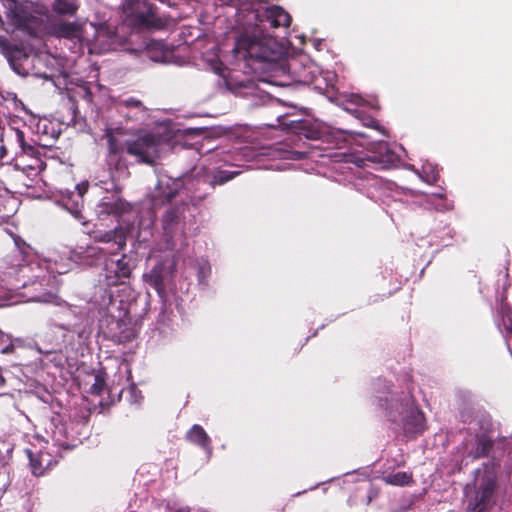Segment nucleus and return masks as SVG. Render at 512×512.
Returning a JSON list of instances; mask_svg holds the SVG:
<instances>
[{
  "label": "nucleus",
  "instance_id": "39",
  "mask_svg": "<svg viewBox=\"0 0 512 512\" xmlns=\"http://www.w3.org/2000/svg\"><path fill=\"white\" fill-rule=\"evenodd\" d=\"M29 300L32 301H47V298L45 295H31L29 296Z\"/></svg>",
  "mask_w": 512,
  "mask_h": 512
},
{
  "label": "nucleus",
  "instance_id": "38",
  "mask_svg": "<svg viewBox=\"0 0 512 512\" xmlns=\"http://www.w3.org/2000/svg\"><path fill=\"white\" fill-rule=\"evenodd\" d=\"M309 43L313 46V48L317 51L322 50L323 48V40L318 38H312L309 40Z\"/></svg>",
  "mask_w": 512,
  "mask_h": 512
},
{
  "label": "nucleus",
  "instance_id": "23",
  "mask_svg": "<svg viewBox=\"0 0 512 512\" xmlns=\"http://www.w3.org/2000/svg\"><path fill=\"white\" fill-rule=\"evenodd\" d=\"M83 204V192L79 189L77 193L72 192L71 198H69L64 206L66 209L77 219L82 218L81 208Z\"/></svg>",
  "mask_w": 512,
  "mask_h": 512
},
{
  "label": "nucleus",
  "instance_id": "4",
  "mask_svg": "<svg viewBox=\"0 0 512 512\" xmlns=\"http://www.w3.org/2000/svg\"><path fill=\"white\" fill-rule=\"evenodd\" d=\"M474 496L468 501L469 512H486L496 504L498 478L494 462H485L475 470Z\"/></svg>",
  "mask_w": 512,
  "mask_h": 512
},
{
  "label": "nucleus",
  "instance_id": "5",
  "mask_svg": "<svg viewBox=\"0 0 512 512\" xmlns=\"http://www.w3.org/2000/svg\"><path fill=\"white\" fill-rule=\"evenodd\" d=\"M53 36H61L59 41L65 46L73 44L74 53H82L87 48L90 54H101L112 50L128 51L131 48L129 42V34H94V42L89 39L83 40L81 34H52Z\"/></svg>",
  "mask_w": 512,
  "mask_h": 512
},
{
  "label": "nucleus",
  "instance_id": "31",
  "mask_svg": "<svg viewBox=\"0 0 512 512\" xmlns=\"http://www.w3.org/2000/svg\"><path fill=\"white\" fill-rule=\"evenodd\" d=\"M239 174L238 171L229 172L224 170L216 171L213 175V180L211 181L212 185L216 184H224L225 182L233 179L235 176Z\"/></svg>",
  "mask_w": 512,
  "mask_h": 512
},
{
  "label": "nucleus",
  "instance_id": "26",
  "mask_svg": "<svg viewBox=\"0 0 512 512\" xmlns=\"http://www.w3.org/2000/svg\"><path fill=\"white\" fill-rule=\"evenodd\" d=\"M354 180L366 181L367 185L369 187H376L380 183L378 177H376L373 173L368 172V171L362 172L360 170L359 171L354 170ZM361 185H362L361 183H357L356 181H354V188L359 189L358 187Z\"/></svg>",
  "mask_w": 512,
  "mask_h": 512
},
{
  "label": "nucleus",
  "instance_id": "12",
  "mask_svg": "<svg viewBox=\"0 0 512 512\" xmlns=\"http://www.w3.org/2000/svg\"><path fill=\"white\" fill-rule=\"evenodd\" d=\"M179 208L168 210L162 219L163 233L169 247L176 245V239L183 236V223Z\"/></svg>",
  "mask_w": 512,
  "mask_h": 512
},
{
  "label": "nucleus",
  "instance_id": "48",
  "mask_svg": "<svg viewBox=\"0 0 512 512\" xmlns=\"http://www.w3.org/2000/svg\"><path fill=\"white\" fill-rule=\"evenodd\" d=\"M390 420H392L393 422H396V421H397V418H396V417H394V416H392V415L390 414Z\"/></svg>",
  "mask_w": 512,
  "mask_h": 512
},
{
  "label": "nucleus",
  "instance_id": "32",
  "mask_svg": "<svg viewBox=\"0 0 512 512\" xmlns=\"http://www.w3.org/2000/svg\"><path fill=\"white\" fill-rule=\"evenodd\" d=\"M16 140L24 154L34 156L38 152L37 148H35L34 146L29 145L25 142L24 133L22 131H20V130L16 131Z\"/></svg>",
  "mask_w": 512,
  "mask_h": 512
},
{
  "label": "nucleus",
  "instance_id": "24",
  "mask_svg": "<svg viewBox=\"0 0 512 512\" xmlns=\"http://www.w3.org/2000/svg\"><path fill=\"white\" fill-rule=\"evenodd\" d=\"M383 479L387 484L394 486H406L413 483L412 474L405 471L389 474Z\"/></svg>",
  "mask_w": 512,
  "mask_h": 512
},
{
  "label": "nucleus",
  "instance_id": "15",
  "mask_svg": "<svg viewBox=\"0 0 512 512\" xmlns=\"http://www.w3.org/2000/svg\"><path fill=\"white\" fill-rule=\"evenodd\" d=\"M44 263L49 274H65L74 265L70 249L66 247L50 252Z\"/></svg>",
  "mask_w": 512,
  "mask_h": 512
},
{
  "label": "nucleus",
  "instance_id": "30",
  "mask_svg": "<svg viewBox=\"0 0 512 512\" xmlns=\"http://www.w3.org/2000/svg\"><path fill=\"white\" fill-rule=\"evenodd\" d=\"M145 281L153 287L159 294L163 290V280L159 271L152 270L150 273L144 275Z\"/></svg>",
  "mask_w": 512,
  "mask_h": 512
},
{
  "label": "nucleus",
  "instance_id": "41",
  "mask_svg": "<svg viewBox=\"0 0 512 512\" xmlns=\"http://www.w3.org/2000/svg\"><path fill=\"white\" fill-rule=\"evenodd\" d=\"M1 444L4 446V449H5L6 453H7V460L10 459V457H11L10 453L12 451V447L10 446V444H8V443H6L4 441L1 442Z\"/></svg>",
  "mask_w": 512,
  "mask_h": 512
},
{
  "label": "nucleus",
  "instance_id": "29",
  "mask_svg": "<svg viewBox=\"0 0 512 512\" xmlns=\"http://www.w3.org/2000/svg\"><path fill=\"white\" fill-rule=\"evenodd\" d=\"M27 455L30 460L31 471L34 475H43L47 469L43 462L40 461L38 454H34L31 450H27Z\"/></svg>",
  "mask_w": 512,
  "mask_h": 512
},
{
  "label": "nucleus",
  "instance_id": "40",
  "mask_svg": "<svg viewBox=\"0 0 512 512\" xmlns=\"http://www.w3.org/2000/svg\"><path fill=\"white\" fill-rule=\"evenodd\" d=\"M7 150L5 146L3 145V140L0 139V160L3 159L6 156Z\"/></svg>",
  "mask_w": 512,
  "mask_h": 512
},
{
  "label": "nucleus",
  "instance_id": "22",
  "mask_svg": "<svg viewBox=\"0 0 512 512\" xmlns=\"http://www.w3.org/2000/svg\"><path fill=\"white\" fill-rule=\"evenodd\" d=\"M52 11L59 16H74L78 9V0H54L51 5Z\"/></svg>",
  "mask_w": 512,
  "mask_h": 512
},
{
  "label": "nucleus",
  "instance_id": "9",
  "mask_svg": "<svg viewBox=\"0 0 512 512\" xmlns=\"http://www.w3.org/2000/svg\"><path fill=\"white\" fill-rule=\"evenodd\" d=\"M131 42V53L145 54L149 59L155 62H169L171 50L161 41L149 40L145 34H129Z\"/></svg>",
  "mask_w": 512,
  "mask_h": 512
},
{
  "label": "nucleus",
  "instance_id": "6",
  "mask_svg": "<svg viewBox=\"0 0 512 512\" xmlns=\"http://www.w3.org/2000/svg\"><path fill=\"white\" fill-rule=\"evenodd\" d=\"M121 11L123 24L131 29L166 28L167 20L158 16L157 7L145 0H124Z\"/></svg>",
  "mask_w": 512,
  "mask_h": 512
},
{
  "label": "nucleus",
  "instance_id": "1",
  "mask_svg": "<svg viewBox=\"0 0 512 512\" xmlns=\"http://www.w3.org/2000/svg\"><path fill=\"white\" fill-rule=\"evenodd\" d=\"M354 106L357 107L354 108V166L381 170L395 165L398 161L396 153L387 142L374 138L377 133L386 135L385 129L374 116L359 109L364 106L376 109L375 105L354 93Z\"/></svg>",
  "mask_w": 512,
  "mask_h": 512
},
{
  "label": "nucleus",
  "instance_id": "51",
  "mask_svg": "<svg viewBox=\"0 0 512 512\" xmlns=\"http://www.w3.org/2000/svg\"><path fill=\"white\" fill-rule=\"evenodd\" d=\"M0 24H3L2 20L0 19Z\"/></svg>",
  "mask_w": 512,
  "mask_h": 512
},
{
  "label": "nucleus",
  "instance_id": "25",
  "mask_svg": "<svg viewBox=\"0 0 512 512\" xmlns=\"http://www.w3.org/2000/svg\"><path fill=\"white\" fill-rule=\"evenodd\" d=\"M125 204L121 200L103 201L98 205V213L119 215L124 211Z\"/></svg>",
  "mask_w": 512,
  "mask_h": 512
},
{
  "label": "nucleus",
  "instance_id": "14",
  "mask_svg": "<svg viewBox=\"0 0 512 512\" xmlns=\"http://www.w3.org/2000/svg\"><path fill=\"white\" fill-rule=\"evenodd\" d=\"M180 183L168 177H161L154 190L149 194L153 207L164 205L171 201L178 193Z\"/></svg>",
  "mask_w": 512,
  "mask_h": 512
},
{
  "label": "nucleus",
  "instance_id": "3",
  "mask_svg": "<svg viewBox=\"0 0 512 512\" xmlns=\"http://www.w3.org/2000/svg\"><path fill=\"white\" fill-rule=\"evenodd\" d=\"M6 16L9 23L23 32L46 30L51 16L45 7H39L32 2L6 0Z\"/></svg>",
  "mask_w": 512,
  "mask_h": 512
},
{
  "label": "nucleus",
  "instance_id": "44",
  "mask_svg": "<svg viewBox=\"0 0 512 512\" xmlns=\"http://www.w3.org/2000/svg\"><path fill=\"white\" fill-rule=\"evenodd\" d=\"M16 266L21 267L20 271H21V273H23V276H26V272L30 270V268L24 266L21 263H17Z\"/></svg>",
  "mask_w": 512,
  "mask_h": 512
},
{
  "label": "nucleus",
  "instance_id": "17",
  "mask_svg": "<svg viewBox=\"0 0 512 512\" xmlns=\"http://www.w3.org/2000/svg\"><path fill=\"white\" fill-rule=\"evenodd\" d=\"M70 254L74 264L92 265L94 260L102 256L103 250L97 246H86L70 249Z\"/></svg>",
  "mask_w": 512,
  "mask_h": 512
},
{
  "label": "nucleus",
  "instance_id": "19",
  "mask_svg": "<svg viewBox=\"0 0 512 512\" xmlns=\"http://www.w3.org/2000/svg\"><path fill=\"white\" fill-rule=\"evenodd\" d=\"M94 238L98 242L113 243L115 247L109 250L110 254H114L126 246V240L123 235L115 230L98 233Z\"/></svg>",
  "mask_w": 512,
  "mask_h": 512
},
{
  "label": "nucleus",
  "instance_id": "13",
  "mask_svg": "<svg viewBox=\"0 0 512 512\" xmlns=\"http://www.w3.org/2000/svg\"><path fill=\"white\" fill-rule=\"evenodd\" d=\"M105 138L107 139L106 165L114 178V171L120 170L123 166L124 147L122 142L116 137L111 129H106Z\"/></svg>",
  "mask_w": 512,
  "mask_h": 512
},
{
  "label": "nucleus",
  "instance_id": "7",
  "mask_svg": "<svg viewBox=\"0 0 512 512\" xmlns=\"http://www.w3.org/2000/svg\"><path fill=\"white\" fill-rule=\"evenodd\" d=\"M24 35L25 38L18 41L0 34L1 53L6 57L14 70H17V66L31 54L41 53L45 47L44 39L40 34Z\"/></svg>",
  "mask_w": 512,
  "mask_h": 512
},
{
  "label": "nucleus",
  "instance_id": "49",
  "mask_svg": "<svg viewBox=\"0 0 512 512\" xmlns=\"http://www.w3.org/2000/svg\"><path fill=\"white\" fill-rule=\"evenodd\" d=\"M468 489H469V485H467V486L465 487V493H466V494L468 493Z\"/></svg>",
  "mask_w": 512,
  "mask_h": 512
},
{
  "label": "nucleus",
  "instance_id": "27",
  "mask_svg": "<svg viewBox=\"0 0 512 512\" xmlns=\"http://www.w3.org/2000/svg\"><path fill=\"white\" fill-rule=\"evenodd\" d=\"M16 341H20L16 339ZM15 352V340L8 333L0 329V353L4 355L13 354Z\"/></svg>",
  "mask_w": 512,
  "mask_h": 512
},
{
  "label": "nucleus",
  "instance_id": "18",
  "mask_svg": "<svg viewBox=\"0 0 512 512\" xmlns=\"http://www.w3.org/2000/svg\"><path fill=\"white\" fill-rule=\"evenodd\" d=\"M187 439L201 446L207 453L208 457L212 455V447L210 437L200 425H193L187 433Z\"/></svg>",
  "mask_w": 512,
  "mask_h": 512
},
{
  "label": "nucleus",
  "instance_id": "43",
  "mask_svg": "<svg viewBox=\"0 0 512 512\" xmlns=\"http://www.w3.org/2000/svg\"><path fill=\"white\" fill-rule=\"evenodd\" d=\"M295 37L297 40H299L300 43H306V35L305 34H295Z\"/></svg>",
  "mask_w": 512,
  "mask_h": 512
},
{
  "label": "nucleus",
  "instance_id": "16",
  "mask_svg": "<svg viewBox=\"0 0 512 512\" xmlns=\"http://www.w3.org/2000/svg\"><path fill=\"white\" fill-rule=\"evenodd\" d=\"M262 17L270 23L272 28H288L292 22L291 15L281 6L273 5L264 10Z\"/></svg>",
  "mask_w": 512,
  "mask_h": 512
},
{
  "label": "nucleus",
  "instance_id": "28",
  "mask_svg": "<svg viewBox=\"0 0 512 512\" xmlns=\"http://www.w3.org/2000/svg\"><path fill=\"white\" fill-rule=\"evenodd\" d=\"M51 439L55 446L59 448L69 449L70 445L66 441V431L63 425H55L51 434Z\"/></svg>",
  "mask_w": 512,
  "mask_h": 512
},
{
  "label": "nucleus",
  "instance_id": "42",
  "mask_svg": "<svg viewBox=\"0 0 512 512\" xmlns=\"http://www.w3.org/2000/svg\"><path fill=\"white\" fill-rule=\"evenodd\" d=\"M290 154H291L290 158L295 159V160L301 159L304 155L302 152H291Z\"/></svg>",
  "mask_w": 512,
  "mask_h": 512
},
{
  "label": "nucleus",
  "instance_id": "45",
  "mask_svg": "<svg viewBox=\"0 0 512 512\" xmlns=\"http://www.w3.org/2000/svg\"><path fill=\"white\" fill-rule=\"evenodd\" d=\"M42 165H43L42 161L40 159L36 158L35 159V166H33V168L40 170L42 168Z\"/></svg>",
  "mask_w": 512,
  "mask_h": 512
},
{
  "label": "nucleus",
  "instance_id": "46",
  "mask_svg": "<svg viewBox=\"0 0 512 512\" xmlns=\"http://www.w3.org/2000/svg\"><path fill=\"white\" fill-rule=\"evenodd\" d=\"M344 168L345 167H343L342 165H339V166L335 167V170L336 171H340V172H344Z\"/></svg>",
  "mask_w": 512,
  "mask_h": 512
},
{
  "label": "nucleus",
  "instance_id": "8",
  "mask_svg": "<svg viewBox=\"0 0 512 512\" xmlns=\"http://www.w3.org/2000/svg\"><path fill=\"white\" fill-rule=\"evenodd\" d=\"M162 138L156 134H145L127 142V153L139 162L152 164L159 157Z\"/></svg>",
  "mask_w": 512,
  "mask_h": 512
},
{
  "label": "nucleus",
  "instance_id": "21",
  "mask_svg": "<svg viewBox=\"0 0 512 512\" xmlns=\"http://www.w3.org/2000/svg\"><path fill=\"white\" fill-rule=\"evenodd\" d=\"M494 448V441L488 436L482 434L477 436L475 448L470 451L469 456L473 460L488 457Z\"/></svg>",
  "mask_w": 512,
  "mask_h": 512
},
{
  "label": "nucleus",
  "instance_id": "34",
  "mask_svg": "<svg viewBox=\"0 0 512 512\" xmlns=\"http://www.w3.org/2000/svg\"><path fill=\"white\" fill-rule=\"evenodd\" d=\"M54 278H55V277L53 276V279H54ZM51 280H52V277H51V276H48V277H47V276H45V275H43V276H35V277H34V279H32V280L30 281V283H29V284H27L26 282H23V287H24V288H26V287H28L29 285H30V286H40V287H44V286H48V285H50Z\"/></svg>",
  "mask_w": 512,
  "mask_h": 512
},
{
  "label": "nucleus",
  "instance_id": "50",
  "mask_svg": "<svg viewBox=\"0 0 512 512\" xmlns=\"http://www.w3.org/2000/svg\"><path fill=\"white\" fill-rule=\"evenodd\" d=\"M176 512H188V511L183 510V509H179V510H178V511H176Z\"/></svg>",
  "mask_w": 512,
  "mask_h": 512
},
{
  "label": "nucleus",
  "instance_id": "11",
  "mask_svg": "<svg viewBox=\"0 0 512 512\" xmlns=\"http://www.w3.org/2000/svg\"><path fill=\"white\" fill-rule=\"evenodd\" d=\"M115 108L128 121L143 122L148 117L147 108L135 97L119 98Z\"/></svg>",
  "mask_w": 512,
  "mask_h": 512
},
{
  "label": "nucleus",
  "instance_id": "47",
  "mask_svg": "<svg viewBox=\"0 0 512 512\" xmlns=\"http://www.w3.org/2000/svg\"><path fill=\"white\" fill-rule=\"evenodd\" d=\"M13 101H14L15 106H17V105L23 106L22 102L17 101L16 97L13 98Z\"/></svg>",
  "mask_w": 512,
  "mask_h": 512
},
{
  "label": "nucleus",
  "instance_id": "36",
  "mask_svg": "<svg viewBox=\"0 0 512 512\" xmlns=\"http://www.w3.org/2000/svg\"><path fill=\"white\" fill-rule=\"evenodd\" d=\"M37 454L40 458V461L43 462L46 468L48 469L53 463L51 455L43 451H39Z\"/></svg>",
  "mask_w": 512,
  "mask_h": 512
},
{
  "label": "nucleus",
  "instance_id": "2",
  "mask_svg": "<svg viewBox=\"0 0 512 512\" xmlns=\"http://www.w3.org/2000/svg\"><path fill=\"white\" fill-rule=\"evenodd\" d=\"M234 52L243 59L276 61L289 53V43L278 41L273 34H239Z\"/></svg>",
  "mask_w": 512,
  "mask_h": 512
},
{
  "label": "nucleus",
  "instance_id": "20",
  "mask_svg": "<svg viewBox=\"0 0 512 512\" xmlns=\"http://www.w3.org/2000/svg\"><path fill=\"white\" fill-rule=\"evenodd\" d=\"M424 414L421 411H411L403 423L406 434H420L424 431Z\"/></svg>",
  "mask_w": 512,
  "mask_h": 512
},
{
  "label": "nucleus",
  "instance_id": "10",
  "mask_svg": "<svg viewBox=\"0 0 512 512\" xmlns=\"http://www.w3.org/2000/svg\"><path fill=\"white\" fill-rule=\"evenodd\" d=\"M131 273L132 269L125 255L118 260L109 259L105 262V281L108 286L126 283Z\"/></svg>",
  "mask_w": 512,
  "mask_h": 512
},
{
  "label": "nucleus",
  "instance_id": "37",
  "mask_svg": "<svg viewBox=\"0 0 512 512\" xmlns=\"http://www.w3.org/2000/svg\"><path fill=\"white\" fill-rule=\"evenodd\" d=\"M15 245H16V252H17V255L16 257H20L21 258V261L24 262V254L26 253V250H27V246L25 243L23 244H20V242L18 240L15 239Z\"/></svg>",
  "mask_w": 512,
  "mask_h": 512
},
{
  "label": "nucleus",
  "instance_id": "35",
  "mask_svg": "<svg viewBox=\"0 0 512 512\" xmlns=\"http://www.w3.org/2000/svg\"><path fill=\"white\" fill-rule=\"evenodd\" d=\"M78 25L76 23H73V22H66V23H63L61 26H60V29L58 32H69V33H72V32H78Z\"/></svg>",
  "mask_w": 512,
  "mask_h": 512
},
{
  "label": "nucleus",
  "instance_id": "33",
  "mask_svg": "<svg viewBox=\"0 0 512 512\" xmlns=\"http://www.w3.org/2000/svg\"><path fill=\"white\" fill-rule=\"evenodd\" d=\"M105 388V380L101 374H96L93 377V383L89 389L91 394L100 395Z\"/></svg>",
  "mask_w": 512,
  "mask_h": 512
}]
</instances>
